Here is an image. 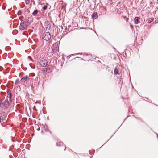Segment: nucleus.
<instances>
[{
	"instance_id": "c9c22d12",
	"label": "nucleus",
	"mask_w": 158,
	"mask_h": 158,
	"mask_svg": "<svg viewBox=\"0 0 158 158\" xmlns=\"http://www.w3.org/2000/svg\"><path fill=\"white\" fill-rule=\"evenodd\" d=\"M107 141H106V142H105V143H107Z\"/></svg>"
},
{
	"instance_id": "39448f33",
	"label": "nucleus",
	"mask_w": 158,
	"mask_h": 158,
	"mask_svg": "<svg viewBox=\"0 0 158 158\" xmlns=\"http://www.w3.org/2000/svg\"><path fill=\"white\" fill-rule=\"evenodd\" d=\"M9 101L8 98H6L5 101L2 103V107H3L4 109H5L8 107L9 106Z\"/></svg>"
},
{
	"instance_id": "0eeeda50",
	"label": "nucleus",
	"mask_w": 158,
	"mask_h": 158,
	"mask_svg": "<svg viewBox=\"0 0 158 158\" xmlns=\"http://www.w3.org/2000/svg\"><path fill=\"white\" fill-rule=\"evenodd\" d=\"M30 79V76L27 75H26L23 77L20 80V81L22 83H25L27 81V80Z\"/></svg>"
},
{
	"instance_id": "9d476101",
	"label": "nucleus",
	"mask_w": 158,
	"mask_h": 158,
	"mask_svg": "<svg viewBox=\"0 0 158 158\" xmlns=\"http://www.w3.org/2000/svg\"><path fill=\"white\" fill-rule=\"evenodd\" d=\"M140 18L139 17H136L134 18V21L136 24H137L139 23V20L140 19Z\"/></svg>"
},
{
	"instance_id": "dca6fc26",
	"label": "nucleus",
	"mask_w": 158,
	"mask_h": 158,
	"mask_svg": "<svg viewBox=\"0 0 158 158\" xmlns=\"http://www.w3.org/2000/svg\"><path fill=\"white\" fill-rule=\"evenodd\" d=\"M38 12V10H35L33 11L32 14L34 16H36V15L37 14Z\"/></svg>"
},
{
	"instance_id": "4c0bfd02",
	"label": "nucleus",
	"mask_w": 158,
	"mask_h": 158,
	"mask_svg": "<svg viewBox=\"0 0 158 158\" xmlns=\"http://www.w3.org/2000/svg\"><path fill=\"white\" fill-rule=\"evenodd\" d=\"M19 19H20V17H19Z\"/></svg>"
},
{
	"instance_id": "72a5a7b5",
	"label": "nucleus",
	"mask_w": 158,
	"mask_h": 158,
	"mask_svg": "<svg viewBox=\"0 0 158 158\" xmlns=\"http://www.w3.org/2000/svg\"><path fill=\"white\" fill-rule=\"evenodd\" d=\"M107 141H106V142H105V143H107Z\"/></svg>"
},
{
	"instance_id": "20e7f679",
	"label": "nucleus",
	"mask_w": 158,
	"mask_h": 158,
	"mask_svg": "<svg viewBox=\"0 0 158 158\" xmlns=\"http://www.w3.org/2000/svg\"><path fill=\"white\" fill-rule=\"evenodd\" d=\"M7 115L4 113H0V122L6 121Z\"/></svg>"
},
{
	"instance_id": "f8f14e48",
	"label": "nucleus",
	"mask_w": 158,
	"mask_h": 158,
	"mask_svg": "<svg viewBox=\"0 0 158 158\" xmlns=\"http://www.w3.org/2000/svg\"><path fill=\"white\" fill-rule=\"evenodd\" d=\"M92 17L93 19H96L98 17L97 12H94L92 15Z\"/></svg>"
},
{
	"instance_id": "6e6552de",
	"label": "nucleus",
	"mask_w": 158,
	"mask_h": 158,
	"mask_svg": "<svg viewBox=\"0 0 158 158\" xmlns=\"http://www.w3.org/2000/svg\"><path fill=\"white\" fill-rule=\"evenodd\" d=\"M8 94L7 97L8 98L9 101L10 103L11 102V97L12 96V94L11 91H8L7 92Z\"/></svg>"
},
{
	"instance_id": "4be33fe9",
	"label": "nucleus",
	"mask_w": 158,
	"mask_h": 158,
	"mask_svg": "<svg viewBox=\"0 0 158 158\" xmlns=\"http://www.w3.org/2000/svg\"><path fill=\"white\" fill-rule=\"evenodd\" d=\"M22 14L21 11H18V12L17 13V14L18 15H21Z\"/></svg>"
},
{
	"instance_id": "f704fd0d",
	"label": "nucleus",
	"mask_w": 158,
	"mask_h": 158,
	"mask_svg": "<svg viewBox=\"0 0 158 158\" xmlns=\"http://www.w3.org/2000/svg\"><path fill=\"white\" fill-rule=\"evenodd\" d=\"M107 141H106V142H105V143H107Z\"/></svg>"
},
{
	"instance_id": "b1692460",
	"label": "nucleus",
	"mask_w": 158,
	"mask_h": 158,
	"mask_svg": "<svg viewBox=\"0 0 158 158\" xmlns=\"http://www.w3.org/2000/svg\"><path fill=\"white\" fill-rule=\"evenodd\" d=\"M31 75L32 76H34L35 75V74L34 73H31Z\"/></svg>"
},
{
	"instance_id": "393cba45",
	"label": "nucleus",
	"mask_w": 158,
	"mask_h": 158,
	"mask_svg": "<svg viewBox=\"0 0 158 158\" xmlns=\"http://www.w3.org/2000/svg\"><path fill=\"white\" fill-rule=\"evenodd\" d=\"M130 26H131V27L132 28V29L133 28V27L131 24Z\"/></svg>"
},
{
	"instance_id": "7c9ffc66",
	"label": "nucleus",
	"mask_w": 158,
	"mask_h": 158,
	"mask_svg": "<svg viewBox=\"0 0 158 158\" xmlns=\"http://www.w3.org/2000/svg\"><path fill=\"white\" fill-rule=\"evenodd\" d=\"M24 6H22V8H23Z\"/></svg>"
},
{
	"instance_id": "f03ea898",
	"label": "nucleus",
	"mask_w": 158,
	"mask_h": 158,
	"mask_svg": "<svg viewBox=\"0 0 158 158\" xmlns=\"http://www.w3.org/2000/svg\"><path fill=\"white\" fill-rule=\"evenodd\" d=\"M42 39L44 40L48 41L51 38V35L49 32H45L42 35Z\"/></svg>"
},
{
	"instance_id": "9b49d317",
	"label": "nucleus",
	"mask_w": 158,
	"mask_h": 158,
	"mask_svg": "<svg viewBox=\"0 0 158 158\" xmlns=\"http://www.w3.org/2000/svg\"><path fill=\"white\" fill-rule=\"evenodd\" d=\"M114 73L115 75L120 74L119 69L118 67H116L114 69Z\"/></svg>"
},
{
	"instance_id": "cd10ccee",
	"label": "nucleus",
	"mask_w": 158,
	"mask_h": 158,
	"mask_svg": "<svg viewBox=\"0 0 158 158\" xmlns=\"http://www.w3.org/2000/svg\"><path fill=\"white\" fill-rule=\"evenodd\" d=\"M66 148V146H65V149H64V150H65Z\"/></svg>"
},
{
	"instance_id": "2f4dec72",
	"label": "nucleus",
	"mask_w": 158,
	"mask_h": 158,
	"mask_svg": "<svg viewBox=\"0 0 158 158\" xmlns=\"http://www.w3.org/2000/svg\"><path fill=\"white\" fill-rule=\"evenodd\" d=\"M24 6H22V8H23Z\"/></svg>"
},
{
	"instance_id": "423d86ee",
	"label": "nucleus",
	"mask_w": 158,
	"mask_h": 158,
	"mask_svg": "<svg viewBox=\"0 0 158 158\" xmlns=\"http://www.w3.org/2000/svg\"><path fill=\"white\" fill-rule=\"evenodd\" d=\"M44 25L46 31H48L50 29L51 24L48 20L46 21L44 23Z\"/></svg>"
},
{
	"instance_id": "412c9836",
	"label": "nucleus",
	"mask_w": 158,
	"mask_h": 158,
	"mask_svg": "<svg viewBox=\"0 0 158 158\" xmlns=\"http://www.w3.org/2000/svg\"><path fill=\"white\" fill-rule=\"evenodd\" d=\"M2 100H1V99H0V107H2V106L1 105H2Z\"/></svg>"
},
{
	"instance_id": "4468645a",
	"label": "nucleus",
	"mask_w": 158,
	"mask_h": 158,
	"mask_svg": "<svg viewBox=\"0 0 158 158\" xmlns=\"http://www.w3.org/2000/svg\"><path fill=\"white\" fill-rule=\"evenodd\" d=\"M44 129L46 132H49L50 134H51V131L49 130L48 127L47 126H45L44 127Z\"/></svg>"
},
{
	"instance_id": "c85d7f7f",
	"label": "nucleus",
	"mask_w": 158,
	"mask_h": 158,
	"mask_svg": "<svg viewBox=\"0 0 158 158\" xmlns=\"http://www.w3.org/2000/svg\"><path fill=\"white\" fill-rule=\"evenodd\" d=\"M80 53L77 54V55L80 54Z\"/></svg>"
},
{
	"instance_id": "c756f323",
	"label": "nucleus",
	"mask_w": 158,
	"mask_h": 158,
	"mask_svg": "<svg viewBox=\"0 0 158 158\" xmlns=\"http://www.w3.org/2000/svg\"><path fill=\"white\" fill-rule=\"evenodd\" d=\"M79 57H76V58H79Z\"/></svg>"
},
{
	"instance_id": "2eb2a0df",
	"label": "nucleus",
	"mask_w": 158,
	"mask_h": 158,
	"mask_svg": "<svg viewBox=\"0 0 158 158\" xmlns=\"http://www.w3.org/2000/svg\"><path fill=\"white\" fill-rule=\"evenodd\" d=\"M56 145L57 146H61L63 145V143L62 142H58L56 143Z\"/></svg>"
},
{
	"instance_id": "1a4fd4ad",
	"label": "nucleus",
	"mask_w": 158,
	"mask_h": 158,
	"mask_svg": "<svg viewBox=\"0 0 158 158\" xmlns=\"http://www.w3.org/2000/svg\"><path fill=\"white\" fill-rule=\"evenodd\" d=\"M33 20L32 18L31 17H29L28 18L27 20V23L29 25L33 21Z\"/></svg>"
},
{
	"instance_id": "a211bd4d",
	"label": "nucleus",
	"mask_w": 158,
	"mask_h": 158,
	"mask_svg": "<svg viewBox=\"0 0 158 158\" xmlns=\"http://www.w3.org/2000/svg\"><path fill=\"white\" fill-rule=\"evenodd\" d=\"M19 81V78H17L15 81V85H17Z\"/></svg>"
},
{
	"instance_id": "e433bc0d",
	"label": "nucleus",
	"mask_w": 158,
	"mask_h": 158,
	"mask_svg": "<svg viewBox=\"0 0 158 158\" xmlns=\"http://www.w3.org/2000/svg\"><path fill=\"white\" fill-rule=\"evenodd\" d=\"M107 141H106V142H105V143H107Z\"/></svg>"
},
{
	"instance_id": "bb28decb",
	"label": "nucleus",
	"mask_w": 158,
	"mask_h": 158,
	"mask_svg": "<svg viewBox=\"0 0 158 158\" xmlns=\"http://www.w3.org/2000/svg\"><path fill=\"white\" fill-rule=\"evenodd\" d=\"M156 134L157 135V137L158 138V135L156 133Z\"/></svg>"
},
{
	"instance_id": "6ab92c4d",
	"label": "nucleus",
	"mask_w": 158,
	"mask_h": 158,
	"mask_svg": "<svg viewBox=\"0 0 158 158\" xmlns=\"http://www.w3.org/2000/svg\"><path fill=\"white\" fill-rule=\"evenodd\" d=\"M25 2L26 4H28L30 3V0H26Z\"/></svg>"
},
{
	"instance_id": "f3484780",
	"label": "nucleus",
	"mask_w": 158,
	"mask_h": 158,
	"mask_svg": "<svg viewBox=\"0 0 158 158\" xmlns=\"http://www.w3.org/2000/svg\"><path fill=\"white\" fill-rule=\"evenodd\" d=\"M153 20V18H149L148 20V23H150L152 22Z\"/></svg>"
},
{
	"instance_id": "a878e982",
	"label": "nucleus",
	"mask_w": 158,
	"mask_h": 158,
	"mask_svg": "<svg viewBox=\"0 0 158 158\" xmlns=\"http://www.w3.org/2000/svg\"><path fill=\"white\" fill-rule=\"evenodd\" d=\"M33 3L34 5H35V2L34 1H33Z\"/></svg>"
},
{
	"instance_id": "aec40b11",
	"label": "nucleus",
	"mask_w": 158,
	"mask_h": 158,
	"mask_svg": "<svg viewBox=\"0 0 158 158\" xmlns=\"http://www.w3.org/2000/svg\"><path fill=\"white\" fill-rule=\"evenodd\" d=\"M47 6H44L43 7V9L44 10H45L47 9Z\"/></svg>"
},
{
	"instance_id": "473e14b6",
	"label": "nucleus",
	"mask_w": 158,
	"mask_h": 158,
	"mask_svg": "<svg viewBox=\"0 0 158 158\" xmlns=\"http://www.w3.org/2000/svg\"><path fill=\"white\" fill-rule=\"evenodd\" d=\"M113 48L115 49V48L114 47H113Z\"/></svg>"
},
{
	"instance_id": "f257e3e1",
	"label": "nucleus",
	"mask_w": 158,
	"mask_h": 158,
	"mask_svg": "<svg viewBox=\"0 0 158 158\" xmlns=\"http://www.w3.org/2000/svg\"><path fill=\"white\" fill-rule=\"evenodd\" d=\"M38 62L43 67L46 66L48 64L47 60L43 58H40L38 60Z\"/></svg>"
},
{
	"instance_id": "7ed1b4c3",
	"label": "nucleus",
	"mask_w": 158,
	"mask_h": 158,
	"mask_svg": "<svg viewBox=\"0 0 158 158\" xmlns=\"http://www.w3.org/2000/svg\"><path fill=\"white\" fill-rule=\"evenodd\" d=\"M29 25L27 23V20H22L20 24L19 28L21 30L26 29Z\"/></svg>"
},
{
	"instance_id": "58836bf2",
	"label": "nucleus",
	"mask_w": 158,
	"mask_h": 158,
	"mask_svg": "<svg viewBox=\"0 0 158 158\" xmlns=\"http://www.w3.org/2000/svg\"><path fill=\"white\" fill-rule=\"evenodd\" d=\"M32 0H31V1H32Z\"/></svg>"
},
{
	"instance_id": "ddd939ff",
	"label": "nucleus",
	"mask_w": 158,
	"mask_h": 158,
	"mask_svg": "<svg viewBox=\"0 0 158 158\" xmlns=\"http://www.w3.org/2000/svg\"><path fill=\"white\" fill-rule=\"evenodd\" d=\"M49 69H50V67L48 66H47V68L44 69H43L42 71L43 72H44L45 73L46 72H49Z\"/></svg>"
},
{
	"instance_id": "5701e85b",
	"label": "nucleus",
	"mask_w": 158,
	"mask_h": 158,
	"mask_svg": "<svg viewBox=\"0 0 158 158\" xmlns=\"http://www.w3.org/2000/svg\"><path fill=\"white\" fill-rule=\"evenodd\" d=\"M28 58L30 59H31V61H33V60L31 58V57L30 56H29L28 57Z\"/></svg>"
}]
</instances>
